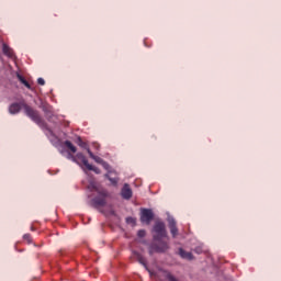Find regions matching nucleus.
I'll use <instances>...</instances> for the list:
<instances>
[{"instance_id": "f257e3e1", "label": "nucleus", "mask_w": 281, "mask_h": 281, "mask_svg": "<svg viewBox=\"0 0 281 281\" xmlns=\"http://www.w3.org/2000/svg\"><path fill=\"white\" fill-rule=\"evenodd\" d=\"M22 109L24 110L25 116L30 117V120H32V122L37 124V126H40L41 128H45V126H47L43 117H41V114L38 113V111L34 110V108L29 105L23 99L20 102L11 103L9 105V113L11 115H16L21 113Z\"/></svg>"}, {"instance_id": "f03ea898", "label": "nucleus", "mask_w": 281, "mask_h": 281, "mask_svg": "<svg viewBox=\"0 0 281 281\" xmlns=\"http://www.w3.org/2000/svg\"><path fill=\"white\" fill-rule=\"evenodd\" d=\"M109 196L108 190H100L98 191V196L91 200L92 207L99 210V207H104L106 205V199Z\"/></svg>"}, {"instance_id": "7ed1b4c3", "label": "nucleus", "mask_w": 281, "mask_h": 281, "mask_svg": "<svg viewBox=\"0 0 281 281\" xmlns=\"http://www.w3.org/2000/svg\"><path fill=\"white\" fill-rule=\"evenodd\" d=\"M168 249H170V247L168 246V243L158 240V244L157 243L150 244L148 252H149V256H153V254H164L168 251Z\"/></svg>"}, {"instance_id": "20e7f679", "label": "nucleus", "mask_w": 281, "mask_h": 281, "mask_svg": "<svg viewBox=\"0 0 281 281\" xmlns=\"http://www.w3.org/2000/svg\"><path fill=\"white\" fill-rule=\"evenodd\" d=\"M154 240H161V238H166V224L164 222H156L154 225Z\"/></svg>"}, {"instance_id": "39448f33", "label": "nucleus", "mask_w": 281, "mask_h": 281, "mask_svg": "<svg viewBox=\"0 0 281 281\" xmlns=\"http://www.w3.org/2000/svg\"><path fill=\"white\" fill-rule=\"evenodd\" d=\"M153 218H155V213H153V210L150 209H142L140 210V223H145V225H148Z\"/></svg>"}, {"instance_id": "423d86ee", "label": "nucleus", "mask_w": 281, "mask_h": 281, "mask_svg": "<svg viewBox=\"0 0 281 281\" xmlns=\"http://www.w3.org/2000/svg\"><path fill=\"white\" fill-rule=\"evenodd\" d=\"M121 196L122 199H125V201H131L133 199V190L131 189V184L125 183L121 190Z\"/></svg>"}, {"instance_id": "0eeeda50", "label": "nucleus", "mask_w": 281, "mask_h": 281, "mask_svg": "<svg viewBox=\"0 0 281 281\" xmlns=\"http://www.w3.org/2000/svg\"><path fill=\"white\" fill-rule=\"evenodd\" d=\"M133 254H134L137 262H139V265H142L146 269V271H148V273L150 276H153V271L150 270V268H148V263L146 262V258H144V256H142V254H139L137 251H134Z\"/></svg>"}, {"instance_id": "6e6552de", "label": "nucleus", "mask_w": 281, "mask_h": 281, "mask_svg": "<svg viewBox=\"0 0 281 281\" xmlns=\"http://www.w3.org/2000/svg\"><path fill=\"white\" fill-rule=\"evenodd\" d=\"M168 223L172 238H177V236L179 235V228H177V221H175L173 217H168Z\"/></svg>"}, {"instance_id": "1a4fd4ad", "label": "nucleus", "mask_w": 281, "mask_h": 281, "mask_svg": "<svg viewBox=\"0 0 281 281\" xmlns=\"http://www.w3.org/2000/svg\"><path fill=\"white\" fill-rule=\"evenodd\" d=\"M72 161L75 164H78L80 166V162L86 166V168L89 166V160H87V157L83 156L82 153H78L75 157H72Z\"/></svg>"}, {"instance_id": "9d476101", "label": "nucleus", "mask_w": 281, "mask_h": 281, "mask_svg": "<svg viewBox=\"0 0 281 281\" xmlns=\"http://www.w3.org/2000/svg\"><path fill=\"white\" fill-rule=\"evenodd\" d=\"M179 256L183 258L184 260H193L194 256L192 252L186 251L183 248L179 249Z\"/></svg>"}, {"instance_id": "9b49d317", "label": "nucleus", "mask_w": 281, "mask_h": 281, "mask_svg": "<svg viewBox=\"0 0 281 281\" xmlns=\"http://www.w3.org/2000/svg\"><path fill=\"white\" fill-rule=\"evenodd\" d=\"M162 276L168 280V281H179V279L177 277L173 276L172 272L168 271V270H164L162 271Z\"/></svg>"}, {"instance_id": "f8f14e48", "label": "nucleus", "mask_w": 281, "mask_h": 281, "mask_svg": "<svg viewBox=\"0 0 281 281\" xmlns=\"http://www.w3.org/2000/svg\"><path fill=\"white\" fill-rule=\"evenodd\" d=\"M18 80H20V82L22 85H24V87H26V89H30V91H34V89L32 88V85H30V82H27V80H25V77L18 75Z\"/></svg>"}, {"instance_id": "ddd939ff", "label": "nucleus", "mask_w": 281, "mask_h": 281, "mask_svg": "<svg viewBox=\"0 0 281 281\" xmlns=\"http://www.w3.org/2000/svg\"><path fill=\"white\" fill-rule=\"evenodd\" d=\"M88 155L91 159H93L97 164H103L104 159H102L99 156L93 155V153L91 151V149H88Z\"/></svg>"}, {"instance_id": "4468645a", "label": "nucleus", "mask_w": 281, "mask_h": 281, "mask_svg": "<svg viewBox=\"0 0 281 281\" xmlns=\"http://www.w3.org/2000/svg\"><path fill=\"white\" fill-rule=\"evenodd\" d=\"M2 52L5 56H9L10 58L13 55L12 48H10V46H8L7 44L2 45Z\"/></svg>"}, {"instance_id": "2eb2a0df", "label": "nucleus", "mask_w": 281, "mask_h": 281, "mask_svg": "<svg viewBox=\"0 0 281 281\" xmlns=\"http://www.w3.org/2000/svg\"><path fill=\"white\" fill-rule=\"evenodd\" d=\"M105 178L109 179V181L112 183V186H117V183L120 182V178L117 177H111V173H106Z\"/></svg>"}, {"instance_id": "dca6fc26", "label": "nucleus", "mask_w": 281, "mask_h": 281, "mask_svg": "<svg viewBox=\"0 0 281 281\" xmlns=\"http://www.w3.org/2000/svg\"><path fill=\"white\" fill-rule=\"evenodd\" d=\"M64 145L66 146V148H68V150L76 153L78 149L76 148V146H74V144L71 143V140H66L64 142Z\"/></svg>"}, {"instance_id": "f3484780", "label": "nucleus", "mask_w": 281, "mask_h": 281, "mask_svg": "<svg viewBox=\"0 0 281 281\" xmlns=\"http://www.w3.org/2000/svg\"><path fill=\"white\" fill-rule=\"evenodd\" d=\"M43 111H44L46 117H48V120H49V117H52V115H54V113L52 112V108H49L47 105L43 106Z\"/></svg>"}, {"instance_id": "a211bd4d", "label": "nucleus", "mask_w": 281, "mask_h": 281, "mask_svg": "<svg viewBox=\"0 0 281 281\" xmlns=\"http://www.w3.org/2000/svg\"><path fill=\"white\" fill-rule=\"evenodd\" d=\"M101 166L104 168V170H108L109 175H113V171L111 170V165L109 162L103 160V164Z\"/></svg>"}, {"instance_id": "6ab92c4d", "label": "nucleus", "mask_w": 281, "mask_h": 281, "mask_svg": "<svg viewBox=\"0 0 281 281\" xmlns=\"http://www.w3.org/2000/svg\"><path fill=\"white\" fill-rule=\"evenodd\" d=\"M88 170H92V172H95V175H100L102 171L100 170V168L94 167L92 165L89 164V166L87 167Z\"/></svg>"}, {"instance_id": "aec40b11", "label": "nucleus", "mask_w": 281, "mask_h": 281, "mask_svg": "<svg viewBox=\"0 0 281 281\" xmlns=\"http://www.w3.org/2000/svg\"><path fill=\"white\" fill-rule=\"evenodd\" d=\"M126 223H127V225H135L136 220L134 217H126Z\"/></svg>"}, {"instance_id": "412c9836", "label": "nucleus", "mask_w": 281, "mask_h": 281, "mask_svg": "<svg viewBox=\"0 0 281 281\" xmlns=\"http://www.w3.org/2000/svg\"><path fill=\"white\" fill-rule=\"evenodd\" d=\"M137 236L138 238H144L146 236V231L144 229L138 231Z\"/></svg>"}, {"instance_id": "4be33fe9", "label": "nucleus", "mask_w": 281, "mask_h": 281, "mask_svg": "<svg viewBox=\"0 0 281 281\" xmlns=\"http://www.w3.org/2000/svg\"><path fill=\"white\" fill-rule=\"evenodd\" d=\"M23 239H24V240H27V243H32V235H30V234H24Z\"/></svg>"}, {"instance_id": "5701e85b", "label": "nucleus", "mask_w": 281, "mask_h": 281, "mask_svg": "<svg viewBox=\"0 0 281 281\" xmlns=\"http://www.w3.org/2000/svg\"><path fill=\"white\" fill-rule=\"evenodd\" d=\"M195 254H203V246H196L194 248Z\"/></svg>"}, {"instance_id": "b1692460", "label": "nucleus", "mask_w": 281, "mask_h": 281, "mask_svg": "<svg viewBox=\"0 0 281 281\" xmlns=\"http://www.w3.org/2000/svg\"><path fill=\"white\" fill-rule=\"evenodd\" d=\"M79 146H80L81 148H87V150L89 149V148L87 147V143L82 142V138H79Z\"/></svg>"}, {"instance_id": "393cba45", "label": "nucleus", "mask_w": 281, "mask_h": 281, "mask_svg": "<svg viewBox=\"0 0 281 281\" xmlns=\"http://www.w3.org/2000/svg\"><path fill=\"white\" fill-rule=\"evenodd\" d=\"M37 85H41L42 87L45 86V79L38 78L37 79Z\"/></svg>"}, {"instance_id": "a878e982", "label": "nucleus", "mask_w": 281, "mask_h": 281, "mask_svg": "<svg viewBox=\"0 0 281 281\" xmlns=\"http://www.w3.org/2000/svg\"><path fill=\"white\" fill-rule=\"evenodd\" d=\"M74 157H76V156L68 154L67 159H71V161H74Z\"/></svg>"}, {"instance_id": "bb28decb", "label": "nucleus", "mask_w": 281, "mask_h": 281, "mask_svg": "<svg viewBox=\"0 0 281 281\" xmlns=\"http://www.w3.org/2000/svg\"><path fill=\"white\" fill-rule=\"evenodd\" d=\"M31 232H34V228H33V226L31 227Z\"/></svg>"}]
</instances>
